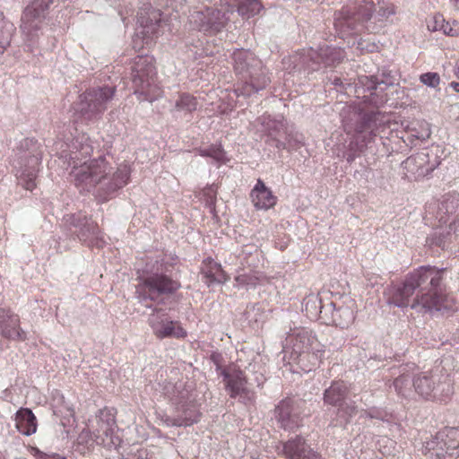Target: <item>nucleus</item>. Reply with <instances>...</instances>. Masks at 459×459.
<instances>
[{
	"label": "nucleus",
	"instance_id": "obj_7",
	"mask_svg": "<svg viewBox=\"0 0 459 459\" xmlns=\"http://www.w3.org/2000/svg\"><path fill=\"white\" fill-rule=\"evenodd\" d=\"M424 454L430 459H455L459 456V428L439 431L424 446Z\"/></svg>",
	"mask_w": 459,
	"mask_h": 459
},
{
	"label": "nucleus",
	"instance_id": "obj_56",
	"mask_svg": "<svg viewBox=\"0 0 459 459\" xmlns=\"http://www.w3.org/2000/svg\"><path fill=\"white\" fill-rule=\"evenodd\" d=\"M39 459H48V455L43 452L39 454Z\"/></svg>",
	"mask_w": 459,
	"mask_h": 459
},
{
	"label": "nucleus",
	"instance_id": "obj_45",
	"mask_svg": "<svg viewBox=\"0 0 459 459\" xmlns=\"http://www.w3.org/2000/svg\"><path fill=\"white\" fill-rule=\"evenodd\" d=\"M395 13V7L392 4H385V6H381L377 12V15L382 19H387L390 15Z\"/></svg>",
	"mask_w": 459,
	"mask_h": 459
},
{
	"label": "nucleus",
	"instance_id": "obj_57",
	"mask_svg": "<svg viewBox=\"0 0 459 459\" xmlns=\"http://www.w3.org/2000/svg\"><path fill=\"white\" fill-rule=\"evenodd\" d=\"M339 81H340L339 79L335 80V82H334V83H335L336 85H338V84H339Z\"/></svg>",
	"mask_w": 459,
	"mask_h": 459
},
{
	"label": "nucleus",
	"instance_id": "obj_42",
	"mask_svg": "<svg viewBox=\"0 0 459 459\" xmlns=\"http://www.w3.org/2000/svg\"><path fill=\"white\" fill-rule=\"evenodd\" d=\"M444 22V15L441 13H435L427 22V27L429 31H442Z\"/></svg>",
	"mask_w": 459,
	"mask_h": 459
},
{
	"label": "nucleus",
	"instance_id": "obj_11",
	"mask_svg": "<svg viewBox=\"0 0 459 459\" xmlns=\"http://www.w3.org/2000/svg\"><path fill=\"white\" fill-rule=\"evenodd\" d=\"M292 350L297 354L312 353L321 355L325 351L313 332L307 328L295 329L288 337Z\"/></svg>",
	"mask_w": 459,
	"mask_h": 459
},
{
	"label": "nucleus",
	"instance_id": "obj_1",
	"mask_svg": "<svg viewBox=\"0 0 459 459\" xmlns=\"http://www.w3.org/2000/svg\"><path fill=\"white\" fill-rule=\"evenodd\" d=\"M442 272L433 267H420L412 271L401 283L387 289V303L402 308L411 307L424 313L455 311V298L440 287Z\"/></svg>",
	"mask_w": 459,
	"mask_h": 459
},
{
	"label": "nucleus",
	"instance_id": "obj_24",
	"mask_svg": "<svg viewBox=\"0 0 459 459\" xmlns=\"http://www.w3.org/2000/svg\"><path fill=\"white\" fill-rule=\"evenodd\" d=\"M150 325L154 334L159 339L169 337L172 334V320L170 316V308H156L150 316Z\"/></svg>",
	"mask_w": 459,
	"mask_h": 459
},
{
	"label": "nucleus",
	"instance_id": "obj_25",
	"mask_svg": "<svg viewBox=\"0 0 459 459\" xmlns=\"http://www.w3.org/2000/svg\"><path fill=\"white\" fill-rule=\"evenodd\" d=\"M250 198L254 206L258 210H268L277 203V196L258 179L254 188L251 190Z\"/></svg>",
	"mask_w": 459,
	"mask_h": 459
},
{
	"label": "nucleus",
	"instance_id": "obj_4",
	"mask_svg": "<svg viewBox=\"0 0 459 459\" xmlns=\"http://www.w3.org/2000/svg\"><path fill=\"white\" fill-rule=\"evenodd\" d=\"M131 76L134 93L139 96L140 100L153 101L161 96L162 89L157 82L152 56H136L133 63Z\"/></svg>",
	"mask_w": 459,
	"mask_h": 459
},
{
	"label": "nucleus",
	"instance_id": "obj_53",
	"mask_svg": "<svg viewBox=\"0 0 459 459\" xmlns=\"http://www.w3.org/2000/svg\"><path fill=\"white\" fill-rule=\"evenodd\" d=\"M307 459H323V458H322L321 455H319L315 451H313V455H311V457L310 458H307Z\"/></svg>",
	"mask_w": 459,
	"mask_h": 459
},
{
	"label": "nucleus",
	"instance_id": "obj_8",
	"mask_svg": "<svg viewBox=\"0 0 459 459\" xmlns=\"http://www.w3.org/2000/svg\"><path fill=\"white\" fill-rule=\"evenodd\" d=\"M227 8L213 9L212 7L195 10L189 16L190 24L205 34H215L222 30L227 23V13L233 12V6L227 2Z\"/></svg>",
	"mask_w": 459,
	"mask_h": 459
},
{
	"label": "nucleus",
	"instance_id": "obj_50",
	"mask_svg": "<svg viewBox=\"0 0 459 459\" xmlns=\"http://www.w3.org/2000/svg\"><path fill=\"white\" fill-rule=\"evenodd\" d=\"M186 335V332L178 325H174V337H185Z\"/></svg>",
	"mask_w": 459,
	"mask_h": 459
},
{
	"label": "nucleus",
	"instance_id": "obj_18",
	"mask_svg": "<svg viewBox=\"0 0 459 459\" xmlns=\"http://www.w3.org/2000/svg\"><path fill=\"white\" fill-rule=\"evenodd\" d=\"M373 8L372 1H366L356 12L351 13L350 8H343L336 17L334 24L340 30H356L357 23H363L371 17Z\"/></svg>",
	"mask_w": 459,
	"mask_h": 459
},
{
	"label": "nucleus",
	"instance_id": "obj_5",
	"mask_svg": "<svg viewBox=\"0 0 459 459\" xmlns=\"http://www.w3.org/2000/svg\"><path fill=\"white\" fill-rule=\"evenodd\" d=\"M115 91L116 89L109 86L91 88L80 95L74 109L85 120L95 119L107 109V103L113 99Z\"/></svg>",
	"mask_w": 459,
	"mask_h": 459
},
{
	"label": "nucleus",
	"instance_id": "obj_14",
	"mask_svg": "<svg viewBox=\"0 0 459 459\" xmlns=\"http://www.w3.org/2000/svg\"><path fill=\"white\" fill-rule=\"evenodd\" d=\"M0 336L14 342L27 340V333L22 327L20 316L10 308L0 307Z\"/></svg>",
	"mask_w": 459,
	"mask_h": 459
},
{
	"label": "nucleus",
	"instance_id": "obj_16",
	"mask_svg": "<svg viewBox=\"0 0 459 459\" xmlns=\"http://www.w3.org/2000/svg\"><path fill=\"white\" fill-rule=\"evenodd\" d=\"M302 62L312 70L317 69L315 65L324 64L326 66L335 65L344 58V52L341 48L325 47L319 50L308 49L302 57Z\"/></svg>",
	"mask_w": 459,
	"mask_h": 459
},
{
	"label": "nucleus",
	"instance_id": "obj_38",
	"mask_svg": "<svg viewBox=\"0 0 459 459\" xmlns=\"http://www.w3.org/2000/svg\"><path fill=\"white\" fill-rule=\"evenodd\" d=\"M176 107L179 110L192 112L197 108V100L188 93H182L176 101Z\"/></svg>",
	"mask_w": 459,
	"mask_h": 459
},
{
	"label": "nucleus",
	"instance_id": "obj_54",
	"mask_svg": "<svg viewBox=\"0 0 459 459\" xmlns=\"http://www.w3.org/2000/svg\"><path fill=\"white\" fill-rule=\"evenodd\" d=\"M451 86H452V88H453L455 91L459 92V83H458V82H453L451 83Z\"/></svg>",
	"mask_w": 459,
	"mask_h": 459
},
{
	"label": "nucleus",
	"instance_id": "obj_2",
	"mask_svg": "<svg viewBox=\"0 0 459 459\" xmlns=\"http://www.w3.org/2000/svg\"><path fill=\"white\" fill-rule=\"evenodd\" d=\"M82 151L71 157L70 172L72 181L81 192H93L104 202L111 194L127 185L131 174L129 164L123 162L114 170L104 157L87 160L92 152L90 145L83 146Z\"/></svg>",
	"mask_w": 459,
	"mask_h": 459
},
{
	"label": "nucleus",
	"instance_id": "obj_10",
	"mask_svg": "<svg viewBox=\"0 0 459 459\" xmlns=\"http://www.w3.org/2000/svg\"><path fill=\"white\" fill-rule=\"evenodd\" d=\"M172 290L171 280L164 274L154 273L145 277L136 288L139 297L151 300L169 299Z\"/></svg>",
	"mask_w": 459,
	"mask_h": 459
},
{
	"label": "nucleus",
	"instance_id": "obj_46",
	"mask_svg": "<svg viewBox=\"0 0 459 459\" xmlns=\"http://www.w3.org/2000/svg\"><path fill=\"white\" fill-rule=\"evenodd\" d=\"M366 414L373 419L386 420L387 413L380 409L372 408L366 411Z\"/></svg>",
	"mask_w": 459,
	"mask_h": 459
},
{
	"label": "nucleus",
	"instance_id": "obj_47",
	"mask_svg": "<svg viewBox=\"0 0 459 459\" xmlns=\"http://www.w3.org/2000/svg\"><path fill=\"white\" fill-rule=\"evenodd\" d=\"M409 385V379L403 376H401L394 379V385L399 394H403V388Z\"/></svg>",
	"mask_w": 459,
	"mask_h": 459
},
{
	"label": "nucleus",
	"instance_id": "obj_33",
	"mask_svg": "<svg viewBox=\"0 0 459 459\" xmlns=\"http://www.w3.org/2000/svg\"><path fill=\"white\" fill-rule=\"evenodd\" d=\"M217 186L214 185L204 187L199 194L200 200L209 208L212 214L216 215Z\"/></svg>",
	"mask_w": 459,
	"mask_h": 459
},
{
	"label": "nucleus",
	"instance_id": "obj_51",
	"mask_svg": "<svg viewBox=\"0 0 459 459\" xmlns=\"http://www.w3.org/2000/svg\"><path fill=\"white\" fill-rule=\"evenodd\" d=\"M442 385L446 386V388H445V387L442 388V392L446 391V396H448L452 393V385L450 384V381L449 380L446 381Z\"/></svg>",
	"mask_w": 459,
	"mask_h": 459
},
{
	"label": "nucleus",
	"instance_id": "obj_44",
	"mask_svg": "<svg viewBox=\"0 0 459 459\" xmlns=\"http://www.w3.org/2000/svg\"><path fill=\"white\" fill-rule=\"evenodd\" d=\"M359 82L360 84L367 87V90L369 91V94H372V91L377 89V79L374 76H360L359 78Z\"/></svg>",
	"mask_w": 459,
	"mask_h": 459
},
{
	"label": "nucleus",
	"instance_id": "obj_21",
	"mask_svg": "<svg viewBox=\"0 0 459 459\" xmlns=\"http://www.w3.org/2000/svg\"><path fill=\"white\" fill-rule=\"evenodd\" d=\"M279 455L285 459H307L313 455V449L307 443L305 437L296 435L281 443V451Z\"/></svg>",
	"mask_w": 459,
	"mask_h": 459
},
{
	"label": "nucleus",
	"instance_id": "obj_27",
	"mask_svg": "<svg viewBox=\"0 0 459 459\" xmlns=\"http://www.w3.org/2000/svg\"><path fill=\"white\" fill-rule=\"evenodd\" d=\"M21 146L24 149L22 158L27 160L30 166H39L42 160V145L34 138H26L22 142Z\"/></svg>",
	"mask_w": 459,
	"mask_h": 459
},
{
	"label": "nucleus",
	"instance_id": "obj_55",
	"mask_svg": "<svg viewBox=\"0 0 459 459\" xmlns=\"http://www.w3.org/2000/svg\"><path fill=\"white\" fill-rule=\"evenodd\" d=\"M455 9L459 10V0H450Z\"/></svg>",
	"mask_w": 459,
	"mask_h": 459
},
{
	"label": "nucleus",
	"instance_id": "obj_22",
	"mask_svg": "<svg viewBox=\"0 0 459 459\" xmlns=\"http://www.w3.org/2000/svg\"><path fill=\"white\" fill-rule=\"evenodd\" d=\"M403 169L408 178L415 180L429 175L433 170L425 153H417L408 157L403 162Z\"/></svg>",
	"mask_w": 459,
	"mask_h": 459
},
{
	"label": "nucleus",
	"instance_id": "obj_40",
	"mask_svg": "<svg viewBox=\"0 0 459 459\" xmlns=\"http://www.w3.org/2000/svg\"><path fill=\"white\" fill-rule=\"evenodd\" d=\"M442 32L445 35L450 36V37H457L459 36V22L453 20V21H446L444 19L443 26H442Z\"/></svg>",
	"mask_w": 459,
	"mask_h": 459
},
{
	"label": "nucleus",
	"instance_id": "obj_19",
	"mask_svg": "<svg viewBox=\"0 0 459 459\" xmlns=\"http://www.w3.org/2000/svg\"><path fill=\"white\" fill-rule=\"evenodd\" d=\"M349 387L343 381H333L332 385L325 389L324 393L325 403L338 406L340 411H344L349 416L356 413L354 405H347L343 407V403L349 394Z\"/></svg>",
	"mask_w": 459,
	"mask_h": 459
},
{
	"label": "nucleus",
	"instance_id": "obj_37",
	"mask_svg": "<svg viewBox=\"0 0 459 459\" xmlns=\"http://www.w3.org/2000/svg\"><path fill=\"white\" fill-rule=\"evenodd\" d=\"M413 125L414 126L411 128V131L413 132V136L422 141L430 138L431 128L430 124L429 122L422 119L416 121Z\"/></svg>",
	"mask_w": 459,
	"mask_h": 459
},
{
	"label": "nucleus",
	"instance_id": "obj_9",
	"mask_svg": "<svg viewBox=\"0 0 459 459\" xmlns=\"http://www.w3.org/2000/svg\"><path fill=\"white\" fill-rule=\"evenodd\" d=\"M226 390L231 398L238 397L242 403H251L255 400V392L247 386L246 373L236 366L224 368L221 371Z\"/></svg>",
	"mask_w": 459,
	"mask_h": 459
},
{
	"label": "nucleus",
	"instance_id": "obj_39",
	"mask_svg": "<svg viewBox=\"0 0 459 459\" xmlns=\"http://www.w3.org/2000/svg\"><path fill=\"white\" fill-rule=\"evenodd\" d=\"M78 444L85 445L88 450L93 449L96 442L94 441V436L91 426L88 429H84L81 431L78 436Z\"/></svg>",
	"mask_w": 459,
	"mask_h": 459
},
{
	"label": "nucleus",
	"instance_id": "obj_17",
	"mask_svg": "<svg viewBox=\"0 0 459 459\" xmlns=\"http://www.w3.org/2000/svg\"><path fill=\"white\" fill-rule=\"evenodd\" d=\"M332 316L329 323L341 328H348L355 319L356 301L344 296L339 301L332 302Z\"/></svg>",
	"mask_w": 459,
	"mask_h": 459
},
{
	"label": "nucleus",
	"instance_id": "obj_23",
	"mask_svg": "<svg viewBox=\"0 0 459 459\" xmlns=\"http://www.w3.org/2000/svg\"><path fill=\"white\" fill-rule=\"evenodd\" d=\"M200 273L203 275L204 283L210 287L213 283H224L230 277L222 269L221 264L215 262L211 256L202 261Z\"/></svg>",
	"mask_w": 459,
	"mask_h": 459
},
{
	"label": "nucleus",
	"instance_id": "obj_43",
	"mask_svg": "<svg viewBox=\"0 0 459 459\" xmlns=\"http://www.w3.org/2000/svg\"><path fill=\"white\" fill-rule=\"evenodd\" d=\"M420 82L430 87H437L440 82V77L437 73H426L420 75Z\"/></svg>",
	"mask_w": 459,
	"mask_h": 459
},
{
	"label": "nucleus",
	"instance_id": "obj_28",
	"mask_svg": "<svg viewBox=\"0 0 459 459\" xmlns=\"http://www.w3.org/2000/svg\"><path fill=\"white\" fill-rule=\"evenodd\" d=\"M413 385L415 391L425 399L436 398L437 394L434 392H437L440 386L439 385L437 387L434 386V380L429 373L418 376L413 382Z\"/></svg>",
	"mask_w": 459,
	"mask_h": 459
},
{
	"label": "nucleus",
	"instance_id": "obj_15",
	"mask_svg": "<svg viewBox=\"0 0 459 459\" xmlns=\"http://www.w3.org/2000/svg\"><path fill=\"white\" fill-rule=\"evenodd\" d=\"M71 223L74 227H81L78 237L81 241L89 247H101L104 244L102 232L97 222L85 215L71 216Z\"/></svg>",
	"mask_w": 459,
	"mask_h": 459
},
{
	"label": "nucleus",
	"instance_id": "obj_48",
	"mask_svg": "<svg viewBox=\"0 0 459 459\" xmlns=\"http://www.w3.org/2000/svg\"><path fill=\"white\" fill-rule=\"evenodd\" d=\"M234 107H235L234 101L229 102L227 104H221L218 107V111L221 114H228L229 112H230L234 108Z\"/></svg>",
	"mask_w": 459,
	"mask_h": 459
},
{
	"label": "nucleus",
	"instance_id": "obj_49",
	"mask_svg": "<svg viewBox=\"0 0 459 459\" xmlns=\"http://www.w3.org/2000/svg\"><path fill=\"white\" fill-rule=\"evenodd\" d=\"M449 230L455 235H459V217L449 224Z\"/></svg>",
	"mask_w": 459,
	"mask_h": 459
},
{
	"label": "nucleus",
	"instance_id": "obj_34",
	"mask_svg": "<svg viewBox=\"0 0 459 459\" xmlns=\"http://www.w3.org/2000/svg\"><path fill=\"white\" fill-rule=\"evenodd\" d=\"M37 167L38 166H31V169H24L20 174H16L19 184L22 185L24 189L32 191L36 187Z\"/></svg>",
	"mask_w": 459,
	"mask_h": 459
},
{
	"label": "nucleus",
	"instance_id": "obj_26",
	"mask_svg": "<svg viewBox=\"0 0 459 459\" xmlns=\"http://www.w3.org/2000/svg\"><path fill=\"white\" fill-rule=\"evenodd\" d=\"M15 427L18 431L25 436H30L37 431V419L30 409L21 408L15 413Z\"/></svg>",
	"mask_w": 459,
	"mask_h": 459
},
{
	"label": "nucleus",
	"instance_id": "obj_41",
	"mask_svg": "<svg viewBox=\"0 0 459 459\" xmlns=\"http://www.w3.org/2000/svg\"><path fill=\"white\" fill-rule=\"evenodd\" d=\"M236 281L240 285L256 286L260 282V278L255 273H248L239 274L236 277Z\"/></svg>",
	"mask_w": 459,
	"mask_h": 459
},
{
	"label": "nucleus",
	"instance_id": "obj_29",
	"mask_svg": "<svg viewBox=\"0 0 459 459\" xmlns=\"http://www.w3.org/2000/svg\"><path fill=\"white\" fill-rule=\"evenodd\" d=\"M181 411L182 415H178L177 419H174V425L189 426L197 422L201 417L199 407L195 403L183 406Z\"/></svg>",
	"mask_w": 459,
	"mask_h": 459
},
{
	"label": "nucleus",
	"instance_id": "obj_36",
	"mask_svg": "<svg viewBox=\"0 0 459 459\" xmlns=\"http://www.w3.org/2000/svg\"><path fill=\"white\" fill-rule=\"evenodd\" d=\"M199 153L201 156L210 157L219 163H226L228 161L226 152L221 144H212L206 148L200 149Z\"/></svg>",
	"mask_w": 459,
	"mask_h": 459
},
{
	"label": "nucleus",
	"instance_id": "obj_35",
	"mask_svg": "<svg viewBox=\"0 0 459 459\" xmlns=\"http://www.w3.org/2000/svg\"><path fill=\"white\" fill-rule=\"evenodd\" d=\"M437 211L436 218L438 221L437 226H441L446 222V213L448 212V200L442 203L433 202L427 205V214H434L435 211Z\"/></svg>",
	"mask_w": 459,
	"mask_h": 459
},
{
	"label": "nucleus",
	"instance_id": "obj_6",
	"mask_svg": "<svg viewBox=\"0 0 459 459\" xmlns=\"http://www.w3.org/2000/svg\"><path fill=\"white\" fill-rule=\"evenodd\" d=\"M117 410L113 407H104L98 411L94 420L91 421V427L96 445L111 449L117 447L120 439L116 435Z\"/></svg>",
	"mask_w": 459,
	"mask_h": 459
},
{
	"label": "nucleus",
	"instance_id": "obj_32",
	"mask_svg": "<svg viewBox=\"0 0 459 459\" xmlns=\"http://www.w3.org/2000/svg\"><path fill=\"white\" fill-rule=\"evenodd\" d=\"M237 11L243 18H250L258 14L264 6L261 0H236Z\"/></svg>",
	"mask_w": 459,
	"mask_h": 459
},
{
	"label": "nucleus",
	"instance_id": "obj_20",
	"mask_svg": "<svg viewBox=\"0 0 459 459\" xmlns=\"http://www.w3.org/2000/svg\"><path fill=\"white\" fill-rule=\"evenodd\" d=\"M45 19V8L38 2L28 5L22 16L21 30L28 36L39 30Z\"/></svg>",
	"mask_w": 459,
	"mask_h": 459
},
{
	"label": "nucleus",
	"instance_id": "obj_3",
	"mask_svg": "<svg viewBox=\"0 0 459 459\" xmlns=\"http://www.w3.org/2000/svg\"><path fill=\"white\" fill-rule=\"evenodd\" d=\"M233 60L234 70L243 80L241 86L234 91L237 96H250L271 82L267 68L252 52L238 49L233 53Z\"/></svg>",
	"mask_w": 459,
	"mask_h": 459
},
{
	"label": "nucleus",
	"instance_id": "obj_12",
	"mask_svg": "<svg viewBox=\"0 0 459 459\" xmlns=\"http://www.w3.org/2000/svg\"><path fill=\"white\" fill-rule=\"evenodd\" d=\"M152 15L154 19H157L159 15L156 12H152ZM138 22L140 23V29L136 30L135 34L133 37L132 46L135 51H141L144 48H149L154 38L157 37L158 30L160 26V22L152 19L145 18L141 15L138 17Z\"/></svg>",
	"mask_w": 459,
	"mask_h": 459
},
{
	"label": "nucleus",
	"instance_id": "obj_52",
	"mask_svg": "<svg viewBox=\"0 0 459 459\" xmlns=\"http://www.w3.org/2000/svg\"><path fill=\"white\" fill-rule=\"evenodd\" d=\"M31 455L36 458L39 459V454L41 453V451L37 447H31Z\"/></svg>",
	"mask_w": 459,
	"mask_h": 459
},
{
	"label": "nucleus",
	"instance_id": "obj_30",
	"mask_svg": "<svg viewBox=\"0 0 459 459\" xmlns=\"http://www.w3.org/2000/svg\"><path fill=\"white\" fill-rule=\"evenodd\" d=\"M304 307L307 316L310 318L319 316L324 319L328 312L329 307H323L317 296L309 295L304 300Z\"/></svg>",
	"mask_w": 459,
	"mask_h": 459
},
{
	"label": "nucleus",
	"instance_id": "obj_13",
	"mask_svg": "<svg viewBox=\"0 0 459 459\" xmlns=\"http://www.w3.org/2000/svg\"><path fill=\"white\" fill-rule=\"evenodd\" d=\"M275 418L285 430L295 431L302 426V417L297 403L291 398L281 400L274 411Z\"/></svg>",
	"mask_w": 459,
	"mask_h": 459
},
{
	"label": "nucleus",
	"instance_id": "obj_31",
	"mask_svg": "<svg viewBox=\"0 0 459 459\" xmlns=\"http://www.w3.org/2000/svg\"><path fill=\"white\" fill-rule=\"evenodd\" d=\"M14 31L13 23L5 19L3 13H0V55L10 46Z\"/></svg>",
	"mask_w": 459,
	"mask_h": 459
}]
</instances>
